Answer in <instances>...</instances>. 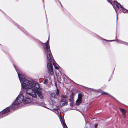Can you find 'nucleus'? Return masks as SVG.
I'll use <instances>...</instances> for the list:
<instances>
[{"instance_id":"19","label":"nucleus","mask_w":128,"mask_h":128,"mask_svg":"<svg viewBox=\"0 0 128 128\" xmlns=\"http://www.w3.org/2000/svg\"><path fill=\"white\" fill-rule=\"evenodd\" d=\"M60 121L62 124L65 122L64 121L63 118H61L60 119Z\"/></svg>"},{"instance_id":"14","label":"nucleus","mask_w":128,"mask_h":128,"mask_svg":"<svg viewBox=\"0 0 128 128\" xmlns=\"http://www.w3.org/2000/svg\"><path fill=\"white\" fill-rule=\"evenodd\" d=\"M17 26L23 30L25 32L26 34H28V33L26 32V31L24 30V29L21 26L18 25H17Z\"/></svg>"},{"instance_id":"1","label":"nucleus","mask_w":128,"mask_h":128,"mask_svg":"<svg viewBox=\"0 0 128 128\" xmlns=\"http://www.w3.org/2000/svg\"><path fill=\"white\" fill-rule=\"evenodd\" d=\"M26 83H22L21 86L24 94L26 93V98L24 102L26 103V101L28 102H30L32 99L29 97L32 96L34 98L37 99V95L40 97V86L39 84L34 81H30L26 80Z\"/></svg>"},{"instance_id":"7","label":"nucleus","mask_w":128,"mask_h":128,"mask_svg":"<svg viewBox=\"0 0 128 128\" xmlns=\"http://www.w3.org/2000/svg\"><path fill=\"white\" fill-rule=\"evenodd\" d=\"M67 96H62V100L60 101L64 102H66V104H67L68 101L66 100Z\"/></svg>"},{"instance_id":"13","label":"nucleus","mask_w":128,"mask_h":128,"mask_svg":"<svg viewBox=\"0 0 128 128\" xmlns=\"http://www.w3.org/2000/svg\"><path fill=\"white\" fill-rule=\"evenodd\" d=\"M76 102V104L78 105L82 102V101L81 100L78 99Z\"/></svg>"},{"instance_id":"3","label":"nucleus","mask_w":128,"mask_h":128,"mask_svg":"<svg viewBox=\"0 0 128 128\" xmlns=\"http://www.w3.org/2000/svg\"><path fill=\"white\" fill-rule=\"evenodd\" d=\"M44 44L46 46V48H45L44 50L47 55V61L48 62H50V63L48 62L47 64V68L48 71L50 72V75L51 76H52L53 75L54 73L52 65L51 62L54 59L50 49L49 40H48L47 42Z\"/></svg>"},{"instance_id":"21","label":"nucleus","mask_w":128,"mask_h":128,"mask_svg":"<svg viewBox=\"0 0 128 128\" xmlns=\"http://www.w3.org/2000/svg\"><path fill=\"white\" fill-rule=\"evenodd\" d=\"M106 94L108 95V94L106 92H103L102 93V94L103 95H104Z\"/></svg>"},{"instance_id":"16","label":"nucleus","mask_w":128,"mask_h":128,"mask_svg":"<svg viewBox=\"0 0 128 128\" xmlns=\"http://www.w3.org/2000/svg\"><path fill=\"white\" fill-rule=\"evenodd\" d=\"M56 95L57 96H58L59 95L60 91L58 88H57V89H56Z\"/></svg>"},{"instance_id":"29","label":"nucleus","mask_w":128,"mask_h":128,"mask_svg":"<svg viewBox=\"0 0 128 128\" xmlns=\"http://www.w3.org/2000/svg\"><path fill=\"white\" fill-rule=\"evenodd\" d=\"M114 41V40H113L112 41Z\"/></svg>"},{"instance_id":"33","label":"nucleus","mask_w":128,"mask_h":128,"mask_svg":"<svg viewBox=\"0 0 128 128\" xmlns=\"http://www.w3.org/2000/svg\"><path fill=\"white\" fill-rule=\"evenodd\" d=\"M43 0V1H44V0Z\"/></svg>"},{"instance_id":"10","label":"nucleus","mask_w":128,"mask_h":128,"mask_svg":"<svg viewBox=\"0 0 128 128\" xmlns=\"http://www.w3.org/2000/svg\"><path fill=\"white\" fill-rule=\"evenodd\" d=\"M119 109L120 110L122 113V114L124 118H125L126 117V111L123 109L121 108H119Z\"/></svg>"},{"instance_id":"9","label":"nucleus","mask_w":128,"mask_h":128,"mask_svg":"<svg viewBox=\"0 0 128 128\" xmlns=\"http://www.w3.org/2000/svg\"><path fill=\"white\" fill-rule=\"evenodd\" d=\"M74 94L73 93L70 96L69 99L70 101L71 102V104L72 103L74 102Z\"/></svg>"},{"instance_id":"20","label":"nucleus","mask_w":128,"mask_h":128,"mask_svg":"<svg viewBox=\"0 0 128 128\" xmlns=\"http://www.w3.org/2000/svg\"><path fill=\"white\" fill-rule=\"evenodd\" d=\"M117 42H119L121 43L124 44V43H125V42H123L120 40H117Z\"/></svg>"},{"instance_id":"17","label":"nucleus","mask_w":128,"mask_h":128,"mask_svg":"<svg viewBox=\"0 0 128 128\" xmlns=\"http://www.w3.org/2000/svg\"><path fill=\"white\" fill-rule=\"evenodd\" d=\"M82 95L80 94H78V99L80 100H82Z\"/></svg>"},{"instance_id":"31","label":"nucleus","mask_w":128,"mask_h":128,"mask_svg":"<svg viewBox=\"0 0 128 128\" xmlns=\"http://www.w3.org/2000/svg\"><path fill=\"white\" fill-rule=\"evenodd\" d=\"M127 11L128 12V10H127Z\"/></svg>"},{"instance_id":"26","label":"nucleus","mask_w":128,"mask_h":128,"mask_svg":"<svg viewBox=\"0 0 128 128\" xmlns=\"http://www.w3.org/2000/svg\"><path fill=\"white\" fill-rule=\"evenodd\" d=\"M57 111L58 112V114H59V113H60V112H59V110H57Z\"/></svg>"},{"instance_id":"22","label":"nucleus","mask_w":128,"mask_h":128,"mask_svg":"<svg viewBox=\"0 0 128 128\" xmlns=\"http://www.w3.org/2000/svg\"><path fill=\"white\" fill-rule=\"evenodd\" d=\"M42 89L40 88V98L42 99V97L43 98V96L42 95V93H41V90H42Z\"/></svg>"},{"instance_id":"18","label":"nucleus","mask_w":128,"mask_h":128,"mask_svg":"<svg viewBox=\"0 0 128 128\" xmlns=\"http://www.w3.org/2000/svg\"><path fill=\"white\" fill-rule=\"evenodd\" d=\"M62 124V126H64V128H67V126L65 122L64 123H63Z\"/></svg>"},{"instance_id":"12","label":"nucleus","mask_w":128,"mask_h":128,"mask_svg":"<svg viewBox=\"0 0 128 128\" xmlns=\"http://www.w3.org/2000/svg\"><path fill=\"white\" fill-rule=\"evenodd\" d=\"M60 104L61 106H66L68 104V102L67 103V104H66V102H64L60 101Z\"/></svg>"},{"instance_id":"30","label":"nucleus","mask_w":128,"mask_h":128,"mask_svg":"<svg viewBox=\"0 0 128 128\" xmlns=\"http://www.w3.org/2000/svg\"><path fill=\"white\" fill-rule=\"evenodd\" d=\"M40 79L39 80V81H40Z\"/></svg>"},{"instance_id":"11","label":"nucleus","mask_w":128,"mask_h":128,"mask_svg":"<svg viewBox=\"0 0 128 128\" xmlns=\"http://www.w3.org/2000/svg\"><path fill=\"white\" fill-rule=\"evenodd\" d=\"M52 62L53 63V64L54 66V68H55L57 70L59 69V66L56 63H55V61L54 60H53Z\"/></svg>"},{"instance_id":"25","label":"nucleus","mask_w":128,"mask_h":128,"mask_svg":"<svg viewBox=\"0 0 128 128\" xmlns=\"http://www.w3.org/2000/svg\"><path fill=\"white\" fill-rule=\"evenodd\" d=\"M107 0V1H108V2H109L110 3V4H112L110 2V1L109 0Z\"/></svg>"},{"instance_id":"32","label":"nucleus","mask_w":128,"mask_h":128,"mask_svg":"<svg viewBox=\"0 0 128 128\" xmlns=\"http://www.w3.org/2000/svg\"><path fill=\"white\" fill-rule=\"evenodd\" d=\"M42 106V105L41 104V105H40V106Z\"/></svg>"},{"instance_id":"24","label":"nucleus","mask_w":128,"mask_h":128,"mask_svg":"<svg viewBox=\"0 0 128 128\" xmlns=\"http://www.w3.org/2000/svg\"><path fill=\"white\" fill-rule=\"evenodd\" d=\"M55 86H56V89H57V88H58V86H57V84H55Z\"/></svg>"},{"instance_id":"27","label":"nucleus","mask_w":128,"mask_h":128,"mask_svg":"<svg viewBox=\"0 0 128 128\" xmlns=\"http://www.w3.org/2000/svg\"><path fill=\"white\" fill-rule=\"evenodd\" d=\"M55 102L54 101H53V104H54L55 103Z\"/></svg>"},{"instance_id":"5","label":"nucleus","mask_w":128,"mask_h":128,"mask_svg":"<svg viewBox=\"0 0 128 128\" xmlns=\"http://www.w3.org/2000/svg\"><path fill=\"white\" fill-rule=\"evenodd\" d=\"M10 107H8L5 109H4L2 111L0 112V118H3L4 116H2L10 112H13L10 108Z\"/></svg>"},{"instance_id":"8","label":"nucleus","mask_w":128,"mask_h":128,"mask_svg":"<svg viewBox=\"0 0 128 128\" xmlns=\"http://www.w3.org/2000/svg\"><path fill=\"white\" fill-rule=\"evenodd\" d=\"M114 4L116 5L117 7L119 8V7L121 8L122 9L124 10V8L122 7L120 4H119L118 2L114 1Z\"/></svg>"},{"instance_id":"4","label":"nucleus","mask_w":128,"mask_h":128,"mask_svg":"<svg viewBox=\"0 0 128 128\" xmlns=\"http://www.w3.org/2000/svg\"><path fill=\"white\" fill-rule=\"evenodd\" d=\"M14 66L18 73V76L21 84L26 82V80L24 76L18 72L19 70L18 68L14 64Z\"/></svg>"},{"instance_id":"28","label":"nucleus","mask_w":128,"mask_h":128,"mask_svg":"<svg viewBox=\"0 0 128 128\" xmlns=\"http://www.w3.org/2000/svg\"><path fill=\"white\" fill-rule=\"evenodd\" d=\"M109 41L110 42H112V40H110V41Z\"/></svg>"},{"instance_id":"6","label":"nucleus","mask_w":128,"mask_h":128,"mask_svg":"<svg viewBox=\"0 0 128 128\" xmlns=\"http://www.w3.org/2000/svg\"><path fill=\"white\" fill-rule=\"evenodd\" d=\"M44 84L48 85H50L52 84V80L50 78H49L48 79H45L44 80Z\"/></svg>"},{"instance_id":"2","label":"nucleus","mask_w":128,"mask_h":128,"mask_svg":"<svg viewBox=\"0 0 128 128\" xmlns=\"http://www.w3.org/2000/svg\"><path fill=\"white\" fill-rule=\"evenodd\" d=\"M26 94H20L16 98V100L12 103V104L9 107H10V108L11 110L13 112L14 111L16 110L17 109H16V108H18L20 106V104L22 102H23L25 104H30L32 102L34 104L37 106H40V104L38 101H36L35 102V100H37V99L34 98L32 96L29 97V98H32V101L30 102H28L26 101V103L24 102L25 100H26Z\"/></svg>"},{"instance_id":"23","label":"nucleus","mask_w":128,"mask_h":128,"mask_svg":"<svg viewBox=\"0 0 128 128\" xmlns=\"http://www.w3.org/2000/svg\"><path fill=\"white\" fill-rule=\"evenodd\" d=\"M98 126V124H96L94 125V127L96 128Z\"/></svg>"},{"instance_id":"15","label":"nucleus","mask_w":128,"mask_h":128,"mask_svg":"<svg viewBox=\"0 0 128 128\" xmlns=\"http://www.w3.org/2000/svg\"><path fill=\"white\" fill-rule=\"evenodd\" d=\"M51 96L53 98H56V95L55 93H52L50 94Z\"/></svg>"}]
</instances>
